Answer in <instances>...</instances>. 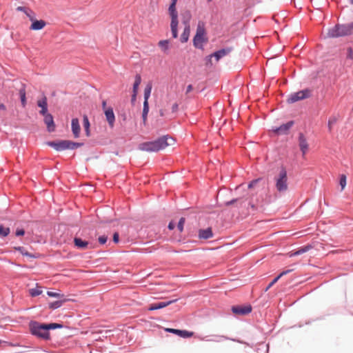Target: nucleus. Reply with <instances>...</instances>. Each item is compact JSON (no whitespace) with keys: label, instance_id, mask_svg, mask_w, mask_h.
Wrapping results in <instances>:
<instances>
[{"label":"nucleus","instance_id":"6ab92c4d","mask_svg":"<svg viewBox=\"0 0 353 353\" xmlns=\"http://www.w3.org/2000/svg\"><path fill=\"white\" fill-rule=\"evenodd\" d=\"M212 236H213V234H212V229L210 228H208L205 230H200L199 231V237L200 239H208L212 237Z\"/></svg>","mask_w":353,"mask_h":353},{"label":"nucleus","instance_id":"9d476101","mask_svg":"<svg viewBox=\"0 0 353 353\" xmlns=\"http://www.w3.org/2000/svg\"><path fill=\"white\" fill-rule=\"evenodd\" d=\"M294 125V121H290L285 124L281 125L279 128H275L272 129V131L278 134H286L288 133L289 130Z\"/></svg>","mask_w":353,"mask_h":353},{"label":"nucleus","instance_id":"a878e982","mask_svg":"<svg viewBox=\"0 0 353 353\" xmlns=\"http://www.w3.org/2000/svg\"><path fill=\"white\" fill-rule=\"evenodd\" d=\"M338 121V117L336 116H332L328 119L327 127L330 132L332 130L333 126Z\"/></svg>","mask_w":353,"mask_h":353},{"label":"nucleus","instance_id":"e2e57ef3","mask_svg":"<svg viewBox=\"0 0 353 353\" xmlns=\"http://www.w3.org/2000/svg\"><path fill=\"white\" fill-rule=\"evenodd\" d=\"M351 3H353V0H351Z\"/></svg>","mask_w":353,"mask_h":353},{"label":"nucleus","instance_id":"680f3d73","mask_svg":"<svg viewBox=\"0 0 353 353\" xmlns=\"http://www.w3.org/2000/svg\"><path fill=\"white\" fill-rule=\"evenodd\" d=\"M212 1V0H208V2H210V1Z\"/></svg>","mask_w":353,"mask_h":353},{"label":"nucleus","instance_id":"e433bc0d","mask_svg":"<svg viewBox=\"0 0 353 353\" xmlns=\"http://www.w3.org/2000/svg\"><path fill=\"white\" fill-rule=\"evenodd\" d=\"M185 218L181 217L178 223V229L180 232H182L183 230V225L185 223Z\"/></svg>","mask_w":353,"mask_h":353},{"label":"nucleus","instance_id":"bb28decb","mask_svg":"<svg viewBox=\"0 0 353 353\" xmlns=\"http://www.w3.org/2000/svg\"><path fill=\"white\" fill-rule=\"evenodd\" d=\"M152 91V84L148 83L144 90V101H148Z\"/></svg>","mask_w":353,"mask_h":353},{"label":"nucleus","instance_id":"f8f14e48","mask_svg":"<svg viewBox=\"0 0 353 353\" xmlns=\"http://www.w3.org/2000/svg\"><path fill=\"white\" fill-rule=\"evenodd\" d=\"M104 114L106 118V120L109 124V126L112 128L114 125V121H115V116L113 112V109L110 107L108 108V109H105V111H104Z\"/></svg>","mask_w":353,"mask_h":353},{"label":"nucleus","instance_id":"2f4dec72","mask_svg":"<svg viewBox=\"0 0 353 353\" xmlns=\"http://www.w3.org/2000/svg\"><path fill=\"white\" fill-rule=\"evenodd\" d=\"M193 335H194L193 332H189L187 330H180V332L179 334V336L182 338H190V337H192Z\"/></svg>","mask_w":353,"mask_h":353},{"label":"nucleus","instance_id":"cd10ccee","mask_svg":"<svg viewBox=\"0 0 353 353\" xmlns=\"http://www.w3.org/2000/svg\"><path fill=\"white\" fill-rule=\"evenodd\" d=\"M158 45L163 52H166L169 48V41L168 40H161L159 42Z\"/></svg>","mask_w":353,"mask_h":353},{"label":"nucleus","instance_id":"c9c22d12","mask_svg":"<svg viewBox=\"0 0 353 353\" xmlns=\"http://www.w3.org/2000/svg\"><path fill=\"white\" fill-rule=\"evenodd\" d=\"M346 176L345 174H342L340 177V185L341 186V190H343L346 186Z\"/></svg>","mask_w":353,"mask_h":353},{"label":"nucleus","instance_id":"603ef678","mask_svg":"<svg viewBox=\"0 0 353 353\" xmlns=\"http://www.w3.org/2000/svg\"><path fill=\"white\" fill-rule=\"evenodd\" d=\"M106 104H107L106 101L103 100L102 101V108L103 110V112L105 111V109H108V108L106 107Z\"/></svg>","mask_w":353,"mask_h":353},{"label":"nucleus","instance_id":"423d86ee","mask_svg":"<svg viewBox=\"0 0 353 353\" xmlns=\"http://www.w3.org/2000/svg\"><path fill=\"white\" fill-rule=\"evenodd\" d=\"M31 333L43 339L49 338V332L46 324L32 322L30 325Z\"/></svg>","mask_w":353,"mask_h":353},{"label":"nucleus","instance_id":"6e6d98bb","mask_svg":"<svg viewBox=\"0 0 353 353\" xmlns=\"http://www.w3.org/2000/svg\"><path fill=\"white\" fill-rule=\"evenodd\" d=\"M147 115L148 114H142V118H143V121L144 124L145 123L146 120H147Z\"/></svg>","mask_w":353,"mask_h":353},{"label":"nucleus","instance_id":"052dcab7","mask_svg":"<svg viewBox=\"0 0 353 353\" xmlns=\"http://www.w3.org/2000/svg\"><path fill=\"white\" fill-rule=\"evenodd\" d=\"M177 0H172L171 3H174V5H176Z\"/></svg>","mask_w":353,"mask_h":353},{"label":"nucleus","instance_id":"4468645a","mask_svg":"<svg viewBox=\"0 0 353 353\" xmlns=\"http://www.w3.org/2000/svg\"><path fill=\"white\" fill-rule=\"evenodd\" d=\"M44 117V123H46L48 130L49 132H53L55 129V125L53 120V117L50 114H46L43 115Z\"/></svg>","mask_w":353,"mask_h":353},{"label":"nucleus","instance_id":"3c124183","mask_svg":"<svg viewBox=\"0 0 353 353\" xmlns=\"http://www.w3.org/2000/svg\"><path fill=\"white\" fill-rule=\"evenodd\" d=\"M193 90V87L192 85H188L186 89V94L190 92Z\"/></svg>","mask_w":353,"mask_h":353},{"label":"nucleus","instance_id":"7c9ffc66","mask_svg":"<svg viewBox=\"0 0 353 353\" xmlns=\"http://www.w3.org/2000/svg\"><path fill=\"white\" fill-rule=\"evenodd\" d=\"M65 301V299L61 300V301H57L52 303H50V308L51 309H57L60 307L62 304Z\"/></svg>","mask_w":353,"mask_h":353},{"label":"nucleus","instance_id":"f704fd0d","mask_svg":"<svg viewBox=\"0 0 353 353\" xmlns=\"http://www.w3.org/2000/svg\"><path fill=\"white\" fill-rule=\"evenodd\" d=\"M20 96H21V104H22L23 107H25L26 104V92H25L24 90H20Z\"/></svg>","mask_w":353,"mask_h":353},{"label":"nucleus","instance_id":"20e7f679","mask_svg":"<svg viewBox=\"0 0 353 353\" xmlns=\"http://www.w3.org/2000/svg\"><path fill=\"white\" fill-rule=\"evenodd\" d=\"M205 29L203 22H199L196 28V34L193 39L194 46L199 49L203 48V44L207 43L208 39L205 37Z\"/></svg>","mask_w":353,"mask_h":353},{"label":"nucleus","instance_id":"39448f33","mask_svg":"<svg viewBox=\"0 0 353 353\" xmlns=\"http://www.w3.org/2000/svg\"><path fill=\"white\" fill-rule=\"evenodd\" d=\"M275 186L278 192H284L288 189V175L287 171L284 168H282L279 173L274 178Z\"/></svg>","mask_w":353,"mask_h":353},{"label":"nucleus","instance_id":"864d4df0","mask_svg":"<svg viewBox=\"0 0 353 353\" xmlns=\"http://www.w3.org/2000/svg\"><path fill=\"white\" fill-rule=\"evenodd\" d=\"M236 201H237V199H232V200H231L230 201H228L225 204H226V205H232V204L234 203Z\"/></svg>","mask_w":353,"mask_h":353},{"label":"nucleus","instance_id":"b1692460","mask_svg":"<svg viewBox=\"0 0 353 353\" xmlns=\"http://www.w3.org/2000/svg\"><path fill=\"white\" fill-rule=\"evenodd\" d=\"M178 23H179L178 21H171V23H170L172 34L174 38H176L178 37V30H177Z\"/></svg>","mask_w":353,"mask_h":353},{"label":"nucleus","instance_id":"c756f323","mask_svg":"<svg viewBox=\"0 0 353 353\" xmlns=\"http://www.w3.org/2000/svg\"><path fill=\"white\" fill-rule=\"evenodd\" d=\"M29 293L32 296H37L42 294V290L37 286L35 288L30 289Z\"/></svg>","mask_w":353,"mask_h":353},{"label":"nucleus","instance_id":"c03bdc74","mask_svg":"<svg viewBox=\"0 0 353 353\" xmlns=\"http://www.w3.org/2000/svg\"><path fill=\"white\" fill-rule=\"evenodd\" d=\"M259 181H260V179H256V180L251 181L248 185V188H252Z\"/></svg>","mask_w":353,"mask_h":353},{"label":"nucleus","instance_id":"5701e85b","mask_svg":"<svg viewBox=\"0 0 353 353\" xmlns=\"http://www.w3.org/2000/svg\"><path fill=\"white\" fill-rule=\"evenodd\" d=\"M141 77L140 74H137L135 76V80H134V83L133 84L132 92H134V94L138 93L139 86L141 84Z\"/></svg>","mask_w":353,"mask_h":353},{"label":"nucleus","instance_id":"4c0bfd02","mask_svg":"<svg viewBox=\"0 0 353 353\" xmlns=\"http://www.w3.org/2000/svg\"><path fill=\"white\" fill-rule=\"evenodd\" d=\"M47 325V327H48V330H50V329H55V328H60V327H62V325L61 324H58V323H50V324H46Z\"/></svg>","mask_w":353,"mask_h":353},{"label":"nucleus","instance_id":"72a5a7b5","mask_svg":"<svg viewBox=\"0 0 353 353\" xmlns=\"http://www.w3.org/2000/svg\"><path fill=\"white\" fill-rule=\"evenodd\" d=\"M16 249L18 251H19L21 253V254H23L24 256H29L30 258H35L36 257L34 254H30L28 252L26 251L25 249L23 247H19V248H17Z\"/></svg>","mask_w":353,"mask_h":353},{"label":"nucleus","instance_id":"473e14b6","mask_svg":"<svg viewBox=\"0 0 353 353\" xmlns=\"http://www.w3.org/2000/svg\"><path fill=\"white\" fill-rule=\"evenodd\" d=\"M10 233V228L4 227L3 225H0V235L1 236H7Z\"/></svg>","mask_w":353,"mask_h":353},{"label":"nucleus","instance_id":"bf43d9fd","mask_svg":"<svg viewBox=\"0 0 353 353\" xmlns=\"http://www.w3.org/2000/svg\"><path fill=\"white\" fill-rule=\"evenodd\" d=\"M160 115H161V117H163V116L165 115L164 110H160Z\"/></svg>","mask_w":353,"mask_h":353},{"label":"nucleus","instance_id":"aec40b11","mask_svg":"<svg viewBox=\"0 0 353 353\" xmlns=\"http://www.w3.org/2000/svg\"><path fill=\"white\" fill-rule=\"evenodd\" d=\"M168 12L171 17V21H178V13L176 9V5L171 3L168 8Z\"/></svg>","mask_w":353,"mask_h":353},{"label":"nucleus","instance_id":"8fccbe9b","mask_svg":"<svg viewBox=\"0 0 353 353\" xmlns=\"http://www.w3.org/2000/svg\"><path fill=\"white\" fill-rule=\"evenodd\" d=\"M292 271V270H287L285 271H283L281 273H280L278 276H279V278L282 277L283 276L291 272Z\"/></svg>","mask_w":353,"mask_h":353},{"label":"nucleus","instance_id":"2eb2a0df","mask_svg":"<svg viewBox=\"0 0 353 353\" xmlns=\"http://www.w3.org/2000/svg\"><path fill=\"white\" fill-rule=\"evenodd\" d=\"M72 131L75 138H78L80 135L81 128L79 119L77 118L72 119L71 122Z\"/></svg>","mask_w":353,"mask_h":353},{"label":"nucleus","instance_id":"49530a36","mask_svg":"<svg viewBox=\"0 0 353 353\" xmlns=\"http://www.w3.org/2000/svg\"><path fill=\"white\" fill-rule=\"evenodd\" d=\"M25 234V231L23 229H18L16 231V235L17 236H23Z\"/></svg>","mask_w":353,"mask_h":353},{"label":"nucleus","instance_id":"a211bd4d","mask_svg":"<svg viewBox=\"0 0 353 353\" xmlns=\"http://www.w3.org/2000/svg\"><path fill=\"white\" fill-rule=\"evenodd\" d=\"M184 23L185 25V28H184L183 32L181 36V41L182 43H185V42L188 41V40L189 39L190 34V27L188 23V21H185Z\"/></svg>","mask_w":353,"mask_h":353},{"label":"nucleus","instance_id":"09e8293b","mask_svg":"<svg viewBox=\"0 0 353 353\" xmlns=\"http://www.w3.org/2000/svg\"><path fill=\"white\" fill-rule=\"evenodd\" d=\"M178 108H179V105H178V103H174V104L172 105V112H177Z\"/></svg>","mask_w":353,"mask_h":353},{"label":"nucleus","instance_id":"c85d7f7f","mask_svg":"<svg viewBox=\"0 0 353 353\" xmlns=\"http://www.w3.org/2000/svg\"><path fill=\"white\" fill-rule=\"evenodd\" d=\"M83 126L86 132V135H90V122L87 116L83 117Z\"/></svg>","mask_w":353,"mask_h":353},{"label":"nucleus","instance_id":"9b49d317","mask_svg":"<svg viewBox=\"0 0 353 353\" xmlns=\"http://www.w3.org/2000/svg\"><path fill=\"white\" fill-rule=\"evenodd\" d=\"M232 311L235 314L245 315L251 312L252 307L250 305L234 306L232 308Z\"/></svg>","mask_w":353,"mask_h":353},{"label":"nucleus","instance_id":"6e6552de","mask_svg":"<svg viewBox=\"0 0 353 353\" xmlns=\"http://www.w3.org/2000/svg\"><path fill=\"white\" fill-rule=\"evenodd\" d=\"M232 50V48H227L224 49H221L220 50H218L210 55L205 57L206 61V65H212V59L214 57L216 60V61H219L221 58L225 57L229 53H230Z\"/></svg>","mask_w":353,"mask_h":353},{"label":"nucleus","instance_id":"79ce46f5","mask_svg":"<svg viewBox=\"0 0 353 353\" xmlns=\"http://www.w3.org/2000/svg\"><path fill=\"white\" fill-rule=\"evenodd\" d=\"M165 331L168 332H170V333L175 334L178 335V336H179V332H180V330L173 329V328H166Z\"/></svg>","mask_w":353,"mask_h":353},{"label":"nucleus","instance_id":"0eeeda50","mask_svg":"<svg viewBox=\"0 0 353 353\" xmlns=\"http://www.w3.org/2000/svg\"><path fill=\"white\" fill-rule=\"evenodd\" d=\"M311 93L312 90L310 89H305L296 92H294L289 96L287 101L290 103H295L298 101L310 97Z\"/></svg>","mask_w":353,"mask_h":353},{"label":"nucleus","instance_id":"a18cd8bd","mask_svg":"<svg viewBox=\"0 0 353 353\" xmlns=\"http://www.w3.org/2000/svg\"><path fill=\"white\" fill-rule=\"evenodd\" d=\"M347 57L351 59H353V51L351 48H349L347 49Z\"/></svg>","mask_w":353,"mask_h":353},{"label":"nucleus","instance_id":"37998d69","mask_svg":"<svg viewBox=\"0 0 353 353\" xmlns=\"http://www.w3.org/2000/svg\"><path fill=\"white\" fill-rule=\"evenodd\" d=\"M99 242L101 243V244H104L106 243L107 240H108V236H105V235H103V236H101L99 237Z\"/></svg>","mask_w":353,"mask_h":353},{"label":"nucleus","instance_id":"f257e3e1","mask_svg":"<svg viewBox=\"0 0 353 353\" xmlns=\"http://www.w3.org/2000/svg\"><path fill=\"white\" fill-rule=\"evenodd\" d=\"M174 143V139L168 136H163L154 141L144 142L139 145V149L148 152H155L165 149Z\"/></svg>","mask_w":353,"mask_h":353},{"label":"nucleus","instance_id":"ddd939ff","mask_svg":"<svg viewBox=\"0 0 353 353\" xmlns=\"http://www.w3.org/2000/svg\"><path fill=\"white\" fill-rule=\"evenodd\" d=\"M176 301H177V299H173V300L168 301H163V302H159V303H152V304L150 305L148 310H155L161 309V308H163L165 307L170 305V304L176 302Z\"/></svg>","mask_w":353,"mask_h":353},{"label":"nucleus","instance_id":"1a4fd4ad","mask_svg":"<svg viewBox=\"0 0 353 353\" xmlns=\"http://www.w3.org/2000/svg\"><path fill=\"white\" fill-rule=\"evenodd\" d=\"M29 19L32 21V24L30 26V30H40L44 28V27L46 26V22L44 20H37L35 19L34 13H32Z\"/></svg>","mask_w":353,"mask_h":353},{"label":"nucleus","instance_id":"4d7b16f0","mask_svg":"<svg viewBox=\"0 0 353 353\" xmlns=\"http://www.w3.org/2000/svg\"><path fill=\"white\" fill-rule=\"evenodd\" d=\"M137 94H134V92H133L132 96V101L136 100Z\"/></svg>","mask_w":353,"mask_h":353},{"label":"nucleus","instance_id":"4be33fe9","mask_svg":"<svg viewBox=\"0 0 353 353\" xmlns=\"http://www.w3.org/2000/svg\"><path fill=\"white\" fill-rule=\"evenodd\" d=\"M74 243L76 247L81 249H85L88 247V242L85 241H83L80 238H74Z\"/></svg>","mask_w":353,"mask_h":353},{"label":"nucleus","instance_id":"de8ad7c7","mask_svg":"<svg viewBox=\"0 0 353 353\" xmlns=\"http://www.w3.org/2000/svg\"><path fill=\"white\" fill-rule=\"evenodd\" d=\"M119 234L117 232H115L113 234V241L117 243L119 242Z\"/></svg>","mask_w":353,"mask_h":353},{"label":"nucleus","instance_id":"5fc2aeb1","mask_svg":"<svg viewBox=\"0 0 353 353\" xmlns=\"http://www.w3.org/2000/svg\"><path fill=\"white\" fill-rule=\"evenodd\" d=\"M174 224L172 222H170L168 225V228L170 230H173L174 228Z\"/></svg>","mask_w":353,"mask_h":353},{"label":"nucleus","instance_id":"dca6fc26","mask_svg":"<svg viewBox=\"0 0 353 353\" xmlns=\"http://www.w3.org/2000/svg\"><path fill=\"white\" fill-rule=\"evenodd\" d=\"M37 105L41 109L39 113L42 115L48 114V103L46 97H43L41 99L37 101Z\"/></svg>","mask_w":353,"mask_h":353},{"label":"nucleus","instance_id":"412c9836","mask_svg":"<svg viewBox=\"0 0 353 353\" xmlns=\"http://www.w3.org/2000/svg\"><path fill=\"white\" fill-rule=\"evenodd\" d=\"M312 247L310 245H305L303 248H299L297 251H296L293 253H290V256L292 257V256L302 254L312 249Z\"/></svg>","mask_w":353,"mask_h":353},{"label":"nucleus","instance_id":"393cba45","mask_svg":"<svg viewBox=\"0 0 353 353\" xmlns=\"http://www.w3.org/2000/svg\"><path fill=\"white\" fill-rule=\"evenodd\" d=\"M17 10L24 12L28 18H30L32 13H34L31 9L24 6H18Z\"/></svg>","mask_w":353,"mask_h":353},{"label":"nucleus","instance_id":"ea45409f","mask_svg":"<svg viewBox=\"0 0 353 353\" xmlns=\"http://www.w3.org/2000/svg\"><path fill=\"white\" fill-rule=\"evenodd\" d=\"M149 112L148 101L143 102V114H148Z\"/></svg>","mask_w":353,"mask_h":353},{"label":"nucleus","instance_id":"f03ea898","mask_svg":"<svg viewBox=\"0 0 353 353\" xmlns=\"http://www.w3.org/2000/svg\"><path fill=\"white\" fill-rule=\"evenodd\" d=\"M353 32V22L348 24H336L328 30L329 37L335 38L350 35Z\"/></svg>","mask_w":353,"mask_h":353},{"label":"nucleus","instance_id":"a19ab883","mask_svg":"<svg viewBox=\"0 0 353 353\" xmlns=\"http://www.w3.org/2000/svg\"><path fill=\"white\" fill-rule=\"evenodd\" d=\"M279 276H277L265 288V292H267L274 284H275L279 279Z\"/></svg>","mask_w":353,"mask_h":353},{"label":"nucleus","instance_id":"7ed1b4c3","mask_svg":"<svg viewBox=\"0 0 353 353\" xmlns=\"http://www.w3.org/2000/svg\"><path fill=\"white\" fill-rule=\"evenodd\" d=\"M49 146L53 148L57 151H63L65 150H74L81 147L83 144L81 143L73 142L70 140H62L58 141H50L47 143Z\"/></svg>","mask_w":353,"mask_h":353},{"label":"nucleus","instance_id":"58836bf2","mask_svg":"<svg viewBox=\"0 0 353 353\" xmlns=\"http://www.w3.org/2000/svg\"><path fill=\"white\" fill-rule=\"evenodd\" d=\"M47 294L49 296H51V297H56V298H62L63 296V294H59V293H57V292H51V291H48L47 292Z\"/></svg>","mask_w":353,"mask_h":353},{"label":"nucleus","instance_id":"f3484780","mask_svg":"<svg viewBox=\"0 0 353 353\" xmlns=\"http://www.w3.org/2000/svg\"><path fill=\"white\" fill-rule=\"evenodd\" d=\"M299 147L303 155L305 154L308 150V144L306 139L303 134H299Z\"/></svg>","mask_w":353,"mask_h":353},{"label":"nucleus","instance_id":"13d9d810","mask_svg":"<svg viewBox=\"0 0 353 353\" xmlns=\"http://www.w3.org/2000/svg\"><path fill=\"white\" fill-rule=\"evenodd\" d=\"M0 110H6V106L4 105V104H0Z\"/></svg>","mask_w":353,"mask_h":353}]
</instances>
